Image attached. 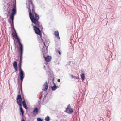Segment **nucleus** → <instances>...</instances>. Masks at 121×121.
<instances>
[{
    "label": "nucleus",
    "mask_w": 121,
    "mask_h": 121,
    "mask_svg": "<svg viewBox=\"0 0 121 121\" xmlns=\"http://www.w3.org/2000/svg\"><path fill=\"white\" fill-rule=\"evenodd\" d=\"M40 100H38V102L36 103V106H40ZM34 106H35V105H34Z\"/></svg>",
    "instance_id": "obj_28"
},
{
    "label": "nucleus",
    "mask_w": 121,
    "mask_h": 121,
    "mask_svg": "<svg viewBox=\"0 0 121 121\" xmlns=\"http://www.w3.org/2000/svg\"><path fill=\"white\" fill-rule=\"evenodd\" d=\"M22 98L23 99H24L25 101V103L24 104H23V103H22V104L21 105H20V106H30V104L29 103V102L28 101L26 102V101L25 99L24 98V95L23 94V95H22ZM19 106V105H18Z\"/></svg>",
    "instance_id": "obj_15"
},
{
    "label": "nucleus",
    "mask_w": 121,
    "mask_h": 121,
    "mask_svg": "<svg viewBox=\"0 0 121 121\" xmlns=\"http://www.w3.org/2000/svg\"><path fill=\"white\" fill-rule=\"evenodd\" d=\"M18 89H19V91L18 92V94L17 96L16 99L18 104V105H22V103H23L24 104H24L25 101L24 99H23V101H22V98L21 95L20 94V88H18Z\"/></svg>",
    "instance_id": "obj_5"
},
{
    "label": "nucleus",
    "mask_w": 121,
    "mask_h": 121,
    "mask_svg": "<svg viewBox=\"0 0 121 121\" xmlns=\"http://www.w3.org/2000/svg\"><path fill=\"white\" fill-rule=\"evenodd\" d=\"M48 94H47V92H46V94H45L44 95V97L43 98L44 100L45 99L47 96V95Z\"/></svg>",
    "instance_id": "obj_33"
},
{
    "label": "nucleus",
    "mask_w": 121,
    "mask_h": 121,
    "mask_svg": "<svg viewBox=\"0 0 121 121\" xmlns=\"http://www.w3.org/2000/svg\"><path fill=\"white\" fill-rule=\"evenodd\" d=\"M13 39L14 40V43L15 49L16 48V46L17 48V50L23 49V45L21 42V40L20 38L17 39L16 42L14 38H13Z\"/></svg>",
    "instance_id": "obj_4"
},
{
    "label": "nucleus",
    "mask_w": 121,
    "mask_h": 121,
    "mask_svg": "<svg viewBox=\"0 0 121 121\" xmlns=\"http://www.w3.org/2000/svg\"><path fill=\"white\" fill-rule=\"evenodd\" d=\"M50 88L49 87V88L48 89V92L47 93V94H48V93L50 91L51 89H50Z\"/></svg>",
    "instance_id": "obj_39"
},
{
    "label": "nucleus",
    "mask_w": 121,
    "mask_h": 121,
    "mask_svg": "<svg viewBox=\"0 0 121 121\" xmlns=\"http://www.w3.org/2000/svg\"><path fill=\"white\" fill-rule=\"evenodd\" d=\"M19 63L18 64V65H22V62H21L19 61H18Z\"/></svg>",
    "instance_id": "obj_37"
},
{
    "label": "nucleus",
    "mask_w": 121,
    "mask_h": 121,
    "mask_svg": "<svg viewBox=\"0 0 121 121\" xmlns=\"http://www.w3.org/2000/svg\"><path fill=\"white\" fill-rule=\"evenodd\" d=\"M15 38L17 39L20 38L18 36H17Z\"/></svg>",
    "instance_id": "obj_40"
},
{
    "label": "nucleus",
    "mask_w": 121,
    "mask_h": 121,
    "mask_svg": "<svg viewBox=\"0 0 121 121\" xmlns=\"http://www.w3.org/2000/svg\"><path fill=\"white\" fill-rule=\"evenodd\" d=\"M14 3V0H13V2H12V1H11L10 2L7 3L6 7L9 10L10 12H11L12 11L11 9H12L13 8Z\"/></svg>",
    "instance_id": "obj_8"
},
{
    "label": "nucleus",
    "mask_w": 121,
    "mask_h": 121,
    "mask_svg": "<svg viewBox=\"0 0 121 121\" xmlns=\"http://www.w3.org/2000/svg\"><path fill=\"white\" fill-rule=\"evenodd\" d=\"M0 121H1L0 120Z\"/></svg>",
    "instance_id": "obj_53"
},
{
    "label": "nucleus",
    "mask_w": 121,
    "mask_h": 121,
    "mask_svg": "<svg viewBox=\"0 0 121 121\" xmlns=\"http://www.w3.org/2000/svg\"><path fill=\"white\" fill-rule=\"evenodd\" d=\"M37 121H44L43 119L40 118L38 117L37 118Z\"/></svg>",
    "instance_id": "obj_32"
},
{
    "label": "nucleus",
    "mask_w": 121,
    "mask_h": 121,
    "mask_svg": "<svg viewBox=\"0 0 121 121\" xmlns=\"http://www.w3.org/2000/svg\"><path fill=\"white\" fill-rule=\"evenodd\" d=\"M26 8L28 9L29 12V17L31 21L35 25L33 26V30L35 33L39 35L40 37H42V33L43 32L44 34V32L42 31L43 30V28L42 25L40 23L39 20L40 17L39 15L35 13V9H34L35 6L33 4L31 5L32 12L30 8V6H28L27 3H26Z\"/></svg>",
    "instance_id": "obj_1"
},
{
    "label": "nucleus",
    "mask_w": 121,
    "mask_h": 121,
    "mask_svg": "<svg viewBox=\"0 0 121 121\" xmlns=\"http://www.w3.org/2000/svg\"><path fill=\"white\" fill-rule=\"evenodd\" d=\"M51 95V93L50 94H48L47 96V101H48L52 98V97Z\"/></svg>",
    "instance_id": "obj_21"
},
{
    "label": "nucleus",
    "mask_w": 121,
    "mask_h": 121,
    "mask_svg": "<svg viewBox=\"0 0 121 121\" xmlns=\"http://www.w3.org/2000/svg\"><path fill=\"white\" fill-rule=\"evenodd\" d=\"M39 112V109L38 108H36L34 109L33 112V113L35 116Z\"/></svg>",
    "instance_id": "obj_18"
},
{
    "label": "nucleus",
    "mask_w": 121,
    "mask_h": 121,
    "mask_svg": "<svg viewBox=\"0 0 121 121\" xmlns=\"http://www.w3.org/2000/svg\"><path fill=\"white\" fill-rule=\"evenodd\" d=\"M46 67V66H45V65H44V69H45V67Z\"/></svg>",
    "instance_id": "obj_48"
},
{
    "label": "nucleus",
    "mask_w": 121,
    "mask_h": 121,
    "mask_svg": "<svg viewBox=\"0 0 121 121\" xmlns=\"http://www.w3.org/2000/svg\"><path fill=\"white\" fill-rule=\"evenodd\" d=\"M24 77H19H19L17 79V83L18 84V88H20V91L22 95H23V91L22 90V83L23 79Z\"/></svg>",
    "instance_id": "obj_6"
},
{
    "label": "nucleus",
    "mask_w": 121,
    "mask_h": 121,
    "mask_svg": "<svg viewBox=\"0 0 121 121\" xmlns=\"http://www.w3.org/2000/svg\"><path fill=\"white\" fill-rule=\"evenodd\" d=\"M14 4L13 8L12 9L13 12L12 14H15L16 13V0H14Z\"/></svg>",
    "instance_id": "obj_13"
},
{
    "label": "nucleus",
    "mask_w": 121,
    "mask_h": 121,
    "mask_svg": "<svg viewBox=\"0 0 121 121\" xmlns=\"http://www.w3.org/2000/svg\"><path fill=\"white\" fill-rule=\"evenodd\" d=\"M106 116H107V117H108V116H109V115H107Z\"/></svg>",
    "instance_id": "obj_51"
},
{
    "label": "nucleus",
    "mask_w": 121,
    "mask_h": 121,
    "mask_svg": "<svg viewBox=\"0 0 121 121\" xmlns=\"http://www.w3.org/2000/svg\"><path fill=\"white\" fill-rule=\"evenodd\" d=\"M31 22H32V26H34V25H33V23L34 24V23H33L32 21H31Z\"/></svg>",
    "instance_id": "obj_44"
},
{
    "label": "nucleus",
    "mask_w": 121,
    "mask_h": 121,
    "mask_svg": "<svg viewBox=\"0 0 121 121\" xmlns=\"http://www.w3.org/2000/svg\"><path fill=\"white\" fill-rule=\"evenodd\" d=\"M49 109L50 110L52 111H54L55 110V109L53 108H49Z\"/></svg>",
    "instance_id": "obj_34"
},
{
    "label": "nucleus",
    "mask_w": 121,
    "mask_h": 121,
    "mask_svg": "<svg viewBox=\"0 0 121 121\" xmlns=\"http://www.w3.org/2000/svg\"><path fill=\"white\" fill-rule=\"evenodd\" d=\"M14 68L15 70V72L17 73V72L18 70V67H16V68L15 67V68Z\"/></svg>",
    "instance_id": "obj_35"
},
{
    "label": "nucleus",
    "mask_w": 121,
    "mask_h": 121,
    "mask_svg": "<svg viewBox=\"0 0 121 121\" xmlns=\"http://www.w3.org/2000/svg\"><path fill=\"white\" fill-rule=\"evenodd\" d=\"M20 108V115L21 116V115H24V111L23 110L22 106H19Z\"/></svg>",
    "instance_id": "obj_20"
},
{
    "label": "nucleus",
    "mask_w": 121,
    "mask_h": 121,
    "mask_svg": "<svg viewBox=\"0 0 121 121\" xmlns=\"http://www.w3.org/2000/svg\"><path fill=\"white\" fill-rule=\"evenodd\" d=\"M50 117L49 116H47L45 118V120L46 121H50Z\"/></svg>",
    "instance_id": "obj_25"
},
{
    "label": "nucleus",
    "mask_w": 121,
    "mask_h": 121,
    "mask_svg": "<svg viewBox=\"0 0 121 121\" xmlns=\"http://www.w3.org/2000/svg\"><path fill=\"white\" fill-rule=\"evenodd\" d=\"M30 1H28V6H30V4L31 5H32V4H33L32 1V0H30Z\"/></svg>",
    "instance_id": "obj_26"
},
{
    "label": "nucleus",
    "mask_w": 121,
    "mask_h": 121,
    "mask_svg": "<svg viewBox=\"0 0 121 121\" xmlns=\"http://www.w3.org/2000/svg\"><path fill=\"white\" fill-rule=\"evenodd\" d=\"M54 35L56 37L59 39H60V37L59 35V32L58 31H56L54 32Z\"/></svg>",
    "instance_id": "obj_17"
},
{
    "label": "nucleus",
    "mask_w": 121,
    "mask_h": 121,
    "mask_svg": "<svg viewBox=\"0 0 121 121\" xmlns=\"http://www.w3.org/2000/svg\"><path fill=\"white\" fill-rule=\"evenodd\" d=\"M60 46L58 48H56V52L58 53L60 55H61V53L60 51V50H59V49H60Z\"/></svg>",
    "instance_id": "obj_23"
},
{
    "label": "nucleus",
    "mask_w": 121,
    "mask_h": 121,
    "mask_svg": "<svg viewBox=\"0 0 121 121\" xmlns=\"http://www.w3.org/2000/svg\"><path fill=\"white\" fill-rule=\"evenodd\" d=\"M73 104H75V105H76V106H77L76 105V104H75V103H73ZM73 105L74 106L75 105H74V104H73Z\"/></svg>",
    "instance_id": "obj_43"
},
{
    "label": "nucleus",
    "mask_w": 121,
    "mask_h": 121,
    "mask_svg": "<svg viewBox=\"0 0 121 121\" xmlns=\"http://www.w3.org/2000/svg\"><path fill=\"white\" fill-rule=\"evenodd\" d=\"M6 7L5 6L3 7V9H4V13L5 14H6L9 13V10L7 8H6Z\"/></svg>",
    "instance_id": "obj_19"
},
{
    "label": "nucleus",
    "mask_w": 121,
    "mask_h": 121,
    "mask_svg": "<svg viewBox=\"0 0 121 121\" xmlns=\"http://www.w3.org/2000/svg\"><path fill=\"white\" fill-rule=\"evenodd\" d=\"M108 118H109L110 117V115H109V116H108Z\"/></svg>",
    "instance_id": "obj_47"
},
{
    "label": "nucleus",
    "mask_w": 121,
    "mask_h": 121,
    "mask_svg": "<svg viewBox=\"0 0 121 121\" xmlns=\"http://www.w3.org/2000/svg\"><path fill=\"white\" fill-rule=\"evenodd\" d=\"M40 42L41 44H40V46L41 47L42 45L43 48L42 49V55L43 56L44 58L45 59V60L46 62H50L51 59V57L49 55L47 56H45L47 53H48V41H46V38H42V36L40 37Z\"/></svg>",
    "instance_id": "obj_2"
},
{
    "label": "nucleus",
    "mask_w": 121,
    "mask_h": 121,
    "mask_svg": "<svg viewBox=\"0 0 121 121\" xmlns=\"http://www.w3.org/2000/svg\"><path fill=\"white\" fill-rule=\"evenodd\" d=\"M71 61H69V62H68V64L69 65H70V63H71Z\"/></svg>",
    "instance_id": "obj_42"
},
{
    "label": "nucleus",
    "mask_w": 121,
    "mask_h": 121,
    "mask_svg": "<svg viewBox=\"0 0 121 121\" xmlns=\"http://www.w3.org/2000/svg\"><path fill=\"white\" fill-rule=\"evenodd\" d=\"M7 103V101L6 99H4L2 102V104H1V106H2V105H3V104L4 105L5 104Z\"/></svg>",
    "instance_id": "obj_27"
},
{
    "label": "nucleus",
    "mask_w": 121,
    "mask_h": 121,
    "mask_svg": "<svg viewBox=\"0 0 121 121\" xmlns=\"http://www.w3.org/2000/svg\"><path fill=\"white\" fill-rule=\"evenodd\" d=\"M50 76L48 78V83L49 84V87H51L52 90L54 91L57 88H59L58 86H56L54 83L55 80L54 75H52V73L50 74Z\"/></svg>",
    "instance_id": "obj_3"
},
{
    "label": "nucleus",
    "mask_w": 121,
    "mask_h": 121,
    "mask_svg": "<svg viewBox=\"0 0 121 121\" xmlns=\"http://www.w3.org/2000/svg\"><path fill=\"white\" fill-rule=\"evenodd\" d=\"M48 83L47 81H46L43 86L42 90L44 91H46V92L48 88Z\"/></svg>",
    "instance_id": "obj_14"
},
{
    "label": "nucleus",
    "mask_w": 121,
    "mask_h": 121,
    "mask_svg": "<svg viewBox=\"0 0 121 121\" xmlns=\"http://www.w3.org/2000/svg\"><path fill=\"white\" fill-rule=\"evenodd\" d=\"M11 10L12 12L10 14V13L11 12H10L9 11V13H8L6 14L7 15V18H8V16H10L9 19L8 18V21L10 23L11 26V25H12V19L13 18L14 21V16L16 14H12V13L13 12V11L12 10V9Z\"/></svg>",
    "instance_id": "obj_7"
},
{
    "label": "nucleus",
    "mask_w": 121,
    "mask_h": 121,
    "mask_svg": "<svg viewBox=\"0 0 121 121\" xmlns=\"http://www.w3.org/2000/svg\"><path fill=\"white\" fill-rule=\"evenodd\" d=\"M81 78L82 81H83L85 79V75L84 73H82L81 75Z\"/></svg>",
    "instance_id": "obj_24"
},
{
    "label": "nucleus",
    "mask_w": 121,
    "mask_h": 121,
    "mask_svg": "<svg viewBox=\"0 0 121 121\" xmlns=\"http://www.w3.org/2000/svg\"><path fill=\"white\" fill-rule=\"evenodd\" d=\"M109 114H110V111H109L107 110V115H108Z\"/></svg>",
    "instance_id": "obj_38"
},
{
    "label": "nucleus",
    "mask_w": 121,
    "mask_h": 121,
    "mask_svg": "<svg viewBox=\"0 0 121 121\" xmlns=\"http://www.w3.org/2000/svg\"><path fill=\"white\" fill-rule=\"evenodd\" d=\"M21 118H22L21 121H26L24 119V115H21Z\"/></svg>",
    "instance_id": "obj_30"
},
{
    "label": "nucleus",
    "mask_w": 121,
    "mask_h": 121,
    "mask_svg": "<svg viewBox=\"0 0 121 121\" xmlns=\"http://www.w3.org/2000/svg\"><path fill=\"white\" fill-rule=\"evenodd\" d=\"M16 61L17 59H16V61H14L13 63V65L14 68L17 67V63Z\"/></svg>",
    "instance_id": "obj_22"
},
{
    "label": "nucleus",
    "mask_w": 121,
    "mask_h": 121,
    "mask_svg": "<svg viewBox=\"0 0 121 121\" xmlns=\"http://www.w3.org/2000/svg\"><path fill=\"white\" fill-rule=\"evenodd\" d=\"M64 112L68 114H71L73 112V110L71 106H67Z\"/></svg>",
    "instance_id": "obj_10"
},
{
    "label": "nucleus",
    "mask_w": 121,
    "mask_h": 121,
    "mask_svg": "<svg viewBox=\"0 0 121 121\" xmlns=\"http://www.w3.org/2000/svg\"><path fill=\"white\" fill-rule=\"evenodd\" d=\"M70 75L71 77L72 78H74L75 79H77L78 78L76 76H73V74H70Z\"/></svg>",
    "instance_id": "obj_29"
},
{
    "label": "nucleus",
    "mask_w": 121,
    "mask_h": 121,
    "mask_svg": "<svg viewBox=\"0 0 121 121\" xmlns=\"http://www.w3.org/2000/svg\"><path fill=\"white\" fill-rule=\"evenodd\" d=\"M19 61L22 62V60H19Z\"/></svg>",
    "instance_id": "obj_45"
},
{
    "label": "nucleus",
    "mask_w": 121,
    "mask_h": 121,
    "mask_svg": "<svg viewBox=\"0 0 121 121\" xmlns=\"http://www.w3.org/2000/svg\"><path fill=\"white\" fill-rule=\"evenodd\" d=\"M19 77H25V74L24 71H23L19 72Z\"/></svg>",
    "instance_id": "obj_16"
},
{
    "label": "nucleus",
    "mask_w": 121,
    "mask_h": 121,
    "mask_svg": "<svg viewBox=\"0 0 121 121\" xmlns=\"http://www.w3.org/2000/svg\"><path fill=\"white\" fill-rule=\"evenodd\" d=\"M73 50H74V47H73Z\"/></svg>",
    "instance_id": "obj_52"
},
{
    "label": "nucleus",
    "mask_w": 121,
    "mask_h": 121,
    "mask_svg": "<svg viewBox=\"0 0 121 121\" xmlns=\"http://www.w3.org/2000/svg\"><path fill=\"white\" fill-rule=\"evenodd\" d=\"M46 64V65L48 67V69H46V71L48 73V75L49 76V77L50 76V74L51 73L52 74V75H54V74H53V73L52 71H51V70H50V68L49 67V66L48 64V62H46V63H45Z\"/></svg>",
    "instance_id": "obj_11"
},
{
    "label": "nucleus",
    "mask_w": 121,
    "mask_h": 121,
    "mask_svg": "<svg viewBox=\"0 0 121 121\" xmlns=\"http://www.w3.org/2000/svg\"><path fill=\"white\" fill-rule=\"evenodd\" d=\"M12 19V25H11V27L10 28H11V29H12V27H13V29L14 30V32H15V34H14V33L13 32L12 33V35L13 37L15 38L16 37L18 36V35H17V33L16 32V30L14 27L13 20V18Z\"/></svg>",
    "instance_id": "obj_9"
},
{
    "label": "nucleus",
    "mask_w": 121,
    "mask_h": 121,
    "mask_svg": "<svg viewBox=\"0 0 121 121\" xmlns=\"http://www.w3.org/2000/svg\"><path fill=\"white\" fill-rule=\"evenodd\" d=\"M18 60H19V58H18V59H17V60H18Z\"/></svg>",
    "instance_id": "obj_49"
},
{
    "label": "nucleus",
    "mask_w": 121,
    "mask_h": 121,
    "mask_svg": "<svg viewBox=\"0 0 121 121\" xmlns=\"http://www.w3.org/2000/svg\"><path fill=\"white\" fill-rule=\"evenodd\" d=\"M18 67H19V72L23 71V70H22V65H18Z\"/></svg>",
    "instance_id": "obj_31"
},
{
    "label": "nucleus",
    "mask_w": 121,
    "mask_h": 121,
    "mask_svg": "<svg viewBox=\"0 0 121 121\" xmlns=\"http://www.w3.org/2000/svg\"><path fill=\"white\" fill-rule=\"evenodd\" d=\"M28 0V1H30V0Z\"/></svg>",
    "instance_id": "obj_50"
},
{
    "label": "nucleus",
    "mask_w": 121,
    "mask_h": 121,
    "mask_svg": "<svg viewBox=\"0 0 121 121\" xmlns=\"http://www.w3.org/2000/svg\"><path fill=\"white\" fill-rule=\"evenodd\" d=\"M23 49L17 50L18 53V57H19L20 60H22Z\"/></svg>",
    "instance_id": "obj_12"
},
{
    "label": "nucleus",
    "mask_w": 121,
    "mask_h": 121,
    "mask_svg": "<svg viewBox=\"0 0 121 121\" xmlns=\"http://www.w3.org/2000/svg\"><path fill=\"white\" fill-rule=\"evenodd\" d=\"M67 106H70V104H69L68 105H67Z\"/></svg>",
    "instance_id": "obj_46"
},
{
    "label": "nucleus",
    "mask_w": 121,
    "mask_h": 121,
    "mask_svg": "<svg viewBox=\"0 0 121 121\" xmlns=\"http://www.w3.org/2000/svg\"><path fill=\"white\" fill-rule=\"evenodd\" d=\"M60 79H57V81L58 82H60Z\"/></svg>",
    "instance_id": "obj_41"
},
{
    "label": "nucleus",
    "mask_w": 121,
    "mask_h": 121,
    "mask_svg": "<svg viewBox=\"0 0 121 121\" xmlns=\"http://www.w3.org/2000/svg\"><path fill=\"white\" fill-rule=\"evenodd\" d=\"M24 107L26 110H27L28 109H29V107L28 106H23Z\"/></svg>",
    "instance_id": "obj_36"
}]
</instances>
